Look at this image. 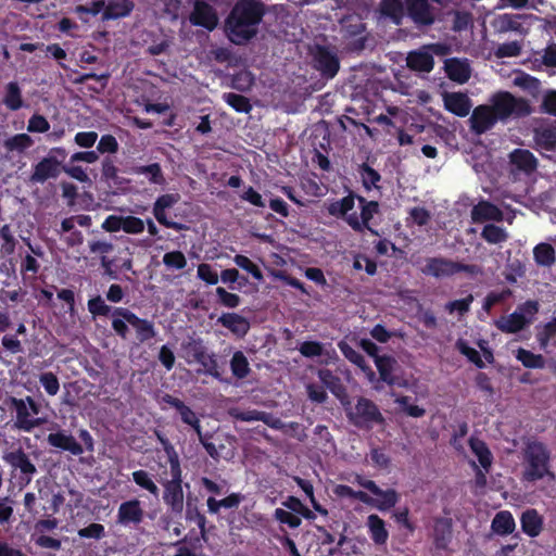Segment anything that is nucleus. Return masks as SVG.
Segmentation results:
<instances>
[{
	"mask_svg": "<svg viewBox=\"0 0 556 556\" xmlns=\"http://www.w3.org/2000/svg\"><path fill=\"white\" fill-rule=\"evenodd\" d=\"M189 22L193 26H200L208 31H213L218 25V15L211 4L204 0H195L189 15Z\"/></svg>",
	"mask_w": 556,
	"mask_h": 556,
	"instance_id": "2eb2a0df",
	"label": "nucleus"
},
{
	"mask_svg": "<svg viewBox=\"0 0 556 556\" xmlns=\"http://www.w3.org/2000/svg\"><path fill=\"white\" fill-rule=\"evenodd\" d=\"M469 446L471 452L477 456L478 462L485 472H489L493 463V455L486 443L478 438L471 437L469 439Z\"/></svg>",
	"mask_w": 556,
	"mask_h": 556,
	"instance_id": "72a5a7b5",
	"label": "nucleus"
},
{
	"mask_svg": "<svg viewBox=\"0 0 556 556\" xmlns=\"http://www.w3.org/2000/svg\"><path fill=\"white\" fill-rule=\"evenodd\" d=\"M338 348L342 355L352 364L357 366L362 371L366 372L368 378L372 380L375 378V372L370 368V366L366 363L365 357L357 352L354 348H352L348 342L340 341L338 343Z\"/></svg>",
	"mask_w": 556,
	"mask_h": 556,
	"instance_id": "2f4dec72",
	"label": "nucleus"
},
{
	"mask_svg": "<svg viewBox=\"0 0 556 556\" xmlns=\"http://www.w3.org/2000/svg\"><path fill=\"white\" fill-rule=\"evenodd\" d=\"M538 168V160L527 149H515L509 153V175L514 180L529 177Z\"/></svg>",
	"mask_w": 556,
	"mask_h": 556,
	"instance_id": "f8f14e48",
	"label": "nucleus"
},
{
	"mask_svg": "<svg viewBox=\"0 0 556 556\" xmlns=\"http://www.w3.org/2000/svg\"><path fill=\"white\" fill-rule=\"evenodd\" d=\"M490 106L498 121L509 117H525L531 113L528 100L516 98L508 91H500L491 98Z\"/></svg>",
	"mask_w": 556,
	"mask_h": 556,
	"instance_id": "1a4fd4ad",
	"label": "nucleus"
},
{
	"mask_svg": "<svg viewBox=\"0 0 556 556\" xmlns=\"http://www.w3.org/2000/svg\"><path fill=\"white\" fill-rule=\"evenodd\" d=\"M135 8L132 0H111L102 13L103 21L117 20L128 16Z\"/></svg>",
	"mask_w": 556,
	"mask_h": 556,
	"instance_id": "7c9ffc66",
	"label": "nucleus"
},
{
	"mask_svg": "<svg viewBox=\"0 0 556 556\" xmlns=\"http://www.w3.org/2000/svg\"><path fill=\"white\" fill-rule=\"evenodd\" d=\"M407 66L412 71L429 73L433 70L434 59L432 53L425 50L412 51L407 55Z\"/></svg>",
	"mask_w": 556,
	"mask_h": 556,
	"instance_id": "c756f323",
	"label": "nucleus"
},
{
	"mask_svg": "<svg viewBox=\"0 0 556 556\" xmlns=\"http://www.w3.org/2000/svg\"><path fill=\"white\" fill-rule=\"evenodd\" d=\"M293 479H294L295 483L298 484V486L308 497L314 510L319 513L323 516H327L328 510L324 506H321L320 503L315 498L313 483L309 480L303 479L301 477H294Z\"/></svg>",
	"mask_w": 556,
	"mask_h": 556,
	"instance_id": "5fc2aeb1",
	"label": "nucleus"
},
{
	"mask_svg": "<svg viewBox=\"0 0 556 556\" xmlns=\"http://www.w3.org/2000/svg\"><path fill=\"white\" fill-rule=\"evenodd\" d=\"M34 144V140L27 134H16L10 138H8L3 146L10 151H16L18 153H23L27 149H29Z\"/></svg>",
	"mask_w": 556,
	"mask_h": 556,
	"instance_id": "3c124183",
	"label": "nucleus"
},
{
	"mask_svg": "<svg viewBox=\"0 0 556 556\" xmlns=\"http://www.w3.org/2000/svg\"><path fill=\"white\" fill-rule=\"evenodd\" d=\"M132 173L136 175H147L151 184L163 185L165 178L162 172V167L159 163H152L149 165H140L132 167Z\"/></svg>",
	"mask_w": 556,
	"mask_h": 556,
	"instance_id": "de8ad7c7",
	"label": "nucleus"
},
{
	"mask_svg": "<svg viewBox=\"0 0 556 556\" xmlns=\"http://www.w3.org/2000/svg\"><path fill=\"white\" fill-rule=\"evenodd\" d=\"M10 407L15 413L14 425L18 430L30 432L46 422L45 418L31 416L25 399L10 397Z\"/></svg>",
	"mask_w": 556,
	"mask_h": 556,
	"instance_id": "4468645a",
	"label": "nucleus"
},
{
	"mask_svg": "<svg viewBox=\"0 0 556 556\" xmlns=\"http://www.w3.org/2000/svg\"><path fill=\"white\" fill-rule=\"evenodd\" d=\"M525 470L522 478L527 482H535L545 477L554 478L549 470L551 451L543 442L532 440L523 450Z\"/></svg>",
	"mask_w": 556,
	"mask_h": 556,
	"instance_id": "20e7f679",
	"label": "nucleus"
},
{
	"mask_svg": "<svg viewBox=\"0 0 556 556\" xmlns=\"http://www.w3.org/2000/svg\"><path fill=\"white\" fill-rule=\"evenodd\" d=\"M230 369L237 379H244L249 376L251 368L249 361L242 351H236L230 359Z\"/></svg>",
	"mask_w": 556,
	"mask_h": 556,
	"instance_id": "49530a36",
	"label": "nucleus"
},
{
	"mask_svg": "<svg viewBox=\"0 0 556 556\" xmlns=\"http://www.w3.org/2000/svg\"><path fill=\"white\" fill-rule=\"evenodd\" d=\"M163 264L167 268L184 269L187 265V260L181 251H170L163 255Z\"/></svg>",
	"mask_w": 556,
	"mask_h": 556,
	"instance_id": "69168bd1",
	"label": "nucleus"
},
{
	"mask_svg": "<svg viewBox=\"0 0 556 556\" xmlns=\"http://www.w3.org/2000/svg\"><path fill=\"white\" fill-rule=\"evenodd\" d=\"M493 109L486 104L476 106L469 118L470 130L475 135H482L492 129L497 123Z\"/></svg>",
	"mask_w": 556,
	"mask_h": 556,
	"instance_id": "dca6fc26",
	"label": "nucleus"
},
{
	"mask_svg": "<svg viewBox=\"0 0 556 556\" xmlns=\"http://www.w3.org/2000/svg\"><path fill=\"white\" fill-rule=\"evenodd\" d=\"M61 170V162L55 156L48 155L34 165L29 180L33 184H43L50 178H56Z\"/></svg>",
	"mask_w": 556,
	"mask_h": 556,
	"instance_id": "a211bd4d",
	"label": "nucleus"
},
{
	"mask_svg": "<svg viewBox=\"0 0 556 556\" xmlns=\"http://www.w3.org/2000/svg\"><path fill=\"white\" fill-rule=\"evenodd\" d=\"M375 365L378 369L381 381L386 382L390 387L397 384V379L393 375L397 362L393 356L382 355V357L375 359Z\"/></svg>",
	"mask_w": 556,
	"mask_h": 556,
	"instance_id": "473e14b6",
	"label": "nucleus"
},
{
	"mask_svg": "<svg viewBox=\"0 0 556 556\" xmlns=\"http://www.w3.org/2000/svg\"><path fill=\"white\" fill-rule=\"evenodd\" d=\"M452 539V519L437 518L433 526V540L435 547L446 549Z\"/></svg>",
	"mask_w": 556,
	"mask_h": 556,
	"instance_id": "c85d7f7f",
	"label": "nucleus"
},
{
	"mask_svg": "<svg viewBox=\"0 0 556 556\" xmlns=\"http://www.w3.org/2000/svg\"><path fill=\"white\" fill-rule=\"evenodd\" d=\"M168 453L170 479L161 478L159 482L163 486V502L173 514H181L184 510V481L180 460L174 447L165 448Z\"/></svg>",
	"mask_w": 556,
	"mask_h": 556,
	"instance_id": "f03ea898",
	"label": "nucleus"
},
{
	"mask_svg": "<svg viewBox=\"0 0 556 556\" xmlns=\"http://www.w3.org/2000/svg\"><path fill=\"white\" fill-rule=\"evenodd\" d=\"M88 312L96 317H108L114 318V308L105 303V300L101 295L90 298L87 302Z\"/></svg>",
	"mask_w": 556,
	"mask_h": 556,
	"instance_id": "09e8293b",
	"label": "nucleus"
},
{
	"mask_svg": "<svg viewBox=\"0 0 556 556\" xmlns=\"http://www.w3.org/2000/svg\"><path fill=\"white\" fill-rule=\"evenodd\" d=\"M178 194L166 193L160 195L153 204V215L155 219L164 227L180 231L185 229V225L173 222L167 218L166 208L174 206L178 201Z\"/></svg>",
	"mask_w": 556,
	"mask_h": 556,
	"instance_id": "f3484780",
	"label": "nucleus"
},
{
	"mask_svg": "<svg viewBox=\"0 0 556 556\" xmlns=\"http://www.w3.org/2000/svg\"><path fill=\"white\" fill-rule=\"evenodd\" d=\"M313 67L325 79H332L340 70V59L334 50L328 46L316 45L312 50Z\"/></svg>",
	"mask_w": 556,
	"mask_h": 556,
	"instance_id": "9b49d317",
	"label": "nucleus"
},
{
	"mask_svg": "<svg viewBox=\"0 0 556 556\" xmlns=\"http://www.w3.org/2000/svg\"><path fill=\"white\" fill-rule=\"evenodd\" d=\"M533 257L539 266L549 267L556 262L555 249L549 243H539L533 249Z\"/></svg>",
	"mask_w": 556,
	"mask_h": 556,
	"instance_id": "a19ab883",
	"label": "nucleus"
},
{
	"mask_svg": "<svg viewBox=\"0 0 556 556\" xmlns=\"http://www.w3.org/2000/svg\"><path fill=\"white\" fill-rule=\"evenodd\" d=\"M376 496L379 498L374 500L372 506L381 511L391 509L400 500V495L394 489L382 490V493L377 494Z\"/></svg>",
	"mask_w": 556,
	"mask_h": 556,
	"instance_id": "6e6d98bb",
	"label": "nucleus"
},
{
	"mask_svg": "<svg viewBox=\"0 0 556 556\" xmlns=\"http://www.w3.org/2000/svg\"><path fill=\"white\" fill-rule=\"evenodd\" d=\"M473 302V295L469 293L466 298L453 300L445 304L444 308L448 314L458 313L464 316L470 311V305Z\"/></svg>",
	"mask_w": 556,
	"mask_h": 556,
	"instance_id": "680f3d73",
	"label": "nucleus"
},
{
	"mask_svg": "<svg viewBox=\"0 0 556 556\" xmlns=\"http://www.w3.org/2000/svg\"><path fill=\"white\" fill-rule=\"evenodd\" d=\"M181 353L187 364L197 363L203 367L204 374L218 380L222 379L217 356L214 352L208 353V349L202 338L189 336L181 343Z\"/></svg>",
	"mask_w": 556,
	"mask_h": 556,
	"instance_id": "39448f33",
	"label": "nucleus"
},
{
	"mask_svg": "<svg viewBox=\"0 0 556 556\" xmlns=\"http://www.w3.org/2000/svg\"><path fill=\"white\" fill-rule=\"evenodd\" d=\"M444 109L458 117L469 114L472 106L470 98L463 92H445L443 94Z\"/></svg>",
	"mask_w": 556,
	"mask_h": 556,
	"instance_id": "5701e85b",
	"label": "nucleus"
},
{
	"mask_svg": "<svg viewBox=\"0 0 556 556\" xmlns=\"http://www.w3.org/2000/svg\"><path fill=\"white\" fill-rule=\"evenodd\" d=\"M118 149L119 144L117 139L113 135L106 134L101 136L100 140L98 141L96 151L98 154H115L118 152Z\"/></svg>",
	"mask_w": 556,
	"mask_h": 556,
	"instance_id": "338daca9",
	"label": "nucleus"
},
{
	"mask_svg": "<svg viewBox=\"0 0 556 556\" xmlns=\"http://www.w3.org/2000/svg\"><path fill=\"white\" fill-rule=\"evenodd\" d=\"M521 45L518 41H508L497 46L494 54L498 59L518 56L521 53Z\"/></svg>",
	"mask_w": 556,
	"mask_h": 556,
	"instance_id": "774afa93",
	"label": "nucleus"
},
{
	"mask_svg": "<svg viewBox=\"0 0 556 556\" xmlns=\"http://www.w3.org/2000/svg\"><path fill=\"white\" fill-rule=\"evenodd\" d=\"M233 262L237 266L251 274V276L255 280L262 281L264 279L261 268L256 264H254L248 256L237 254L233 257Z\"/></svg>",
	"mask_w": 556,
	"mask_h": 556,
	"instance_id": "bf43d9fd",
	"label": "nucleus"
},
{
	"mask_svg": "<svg viewBox=\"0 0 556 556\" xmlns=\"http://www.w3.org/2000/svg\"><path fill=\"white\" fill-rule=\"evenodd\" d=\"M421 271L424 275L435 279H446L462 273L476 277L482 273V269L476 264H466L444 256H433L426 258V264Z\"/></svg>",
	"mask_w": 556,
	"mask_h": 556,
	"instance_id": "423d86ee",
	"label": "nucleus"
},
{
	"mask_svg": "<svg viewBox=\"0 0 556 556\" xmlns=\"http://www.w3.org/2000/svg\"><path fill=\"white\" fill-rule=\"evenodd\" d=\"M381 12L400 25L405 15V4L402 0H382Z\"/></svg>",
	"mask_w": 556,
	"mask_h": 556,
	"instance_id": "37998d69",
	"label": "nucleus"
},
{
	"mask_svg": "<svg viewBox=\"0 0 556 556\" xmlns=\"http://www.w3.org/2000/svg\"><path fill=\"white\" fill-rule=\"evenodd\" d=\"M134 482L140 486L141 489L148 491L153 496L157 497L160 495V489L156 483L153 481L151 475L143 470L139 469L131 473Z\"/></svg>",
	"mask_w": 556,
	"mask_h": 556,
	"instance_id": "8fccbe9b",
	"label": "nucleus"
},
{
	"mask_svg": "<svg viewBox=\"0 0 556 556\" xmlns=\"http://www.w3.org/2000/svg\"><path fill=\"white\" fill-rule=\"evenodd\" d=\"M0 237L3 240L1 253L5 256L12 255L15 252L16 240L10 225L5 224L0 228Z\"/></svg>",
	"mask_w": 556,
	"mask_h": 556,
	"instance_id": "e2e57ef3",
	"label": "nucleus"
},
{
	"mask_svg": "<svg viewBox=\"0 0 556 556\" xmlns=\"http://www.w3.org/2000/svg\"><path fill=\"white\" fill-rule=\"evenodd\" d=\"M379 211L380 205L378 201L372 200L366 203V205H363L359 216L355 212L346 216L345 223L356 232L362 233L367 230L374 236H379L378 230L370 225L371 219Z\"/></svg>",
	"mask_w": 556,
	"mask_h": 556,
	"instance_id": "ddd939ff",
	"label": "nucleus"
},
{
	"mask_svg": "<svg viewBox=\"0 0 556 556\" xmlns=\"http://www.w3.org/2000/svg\"><path fill=\"white\" fill-rule=\"evenodd\" d=\"M556 337V317H553L549 321L544 324L541 328H538L535 334L536 341L541 350H546L553 338Z\"/></svg>",
	"mask_w": 556,
	"mask_h": 556,
	"instance_id": "603ef678",
	"label": "nucleus"
},
{
	"mask_svg": "<svg viewBox=\"0 0 556 556\" xmlns=\"http://www.w3.org/2000/svg\"><path fill=\"white\" fill-rule=\"evenodd\" d=\"M340 26L346 51L351 53L362 52L367 42V36L364 34L366 26L362 17L357 14L343 16Z\"/></svg>",
	"mask_w": 556,
	"mask_h": 556,
	"instance_id": "9d476101",
	"label": "nucleus"
},
{
	"mask_svg": "<svg viewBox=\"0 0 556 556\" xmlns=\"http://www.w3.org/2000/svg\"><path fill=\"white\" fill-rule=\"evenodd\" d=\"M480 236L490 244H501L508 240V233L505 228L491 223L484 225Z\"/></svg>",
	"mask_w": 556,
	"mask_h": 556,
	"instance_id": "c03bdc74",
	"label": "nucleus"
},
{
	"mask_svg": "<svg viewBox=\"0 0 556 556\" xmlns=\"http://www.w3.org/2000/svg\"><path fill=\"white\" fill-rule=\"evenodd\" d=\"M144 511L139 500L134 498L123 502L117 510V522L128 527L138 526L143 521Z\"/></svg>",
	"mask_w": 556,
	"mask_h": 556,
	"instance_id": "412c9836",
	"label": "nucleus"
},
{
	"mask_svg": "<svg viewBox=\"0 0 556 556\" xmlns=\"http://www.w3.org/2000/svg\"><path fill=\"white\" fill-rule=\"evenodd\" d=\"M3 459L12 467L20 469L22 479L29 483L37 472L36 466L31 463L29 456L22 447L9 452L4 455Z\"/></svg>",
	"mask_w": 556,
	"mask_h": 556,
	"instance_id": "aec40b11",
	"label": "nucleus"
},
{
	"mask_svg": "<svg viewBox=\"0 0 556 556\" xmlns=\"http://www.w3.org/2000/svg\"><path fill=\"white\" fill-rule=\"evenodd\" d=\"M318 378L333 394L338 395V392L342 390L340 378L330 369H320L318 371Z\"/></svg>",
	"mask_w": 556,
	"mask_h": 556,
	"instance_id": "0e129e2a",
	"label": "nucleus"
},
{
	"mask_svg": "<svg viewBox=\"0 0 556 556\" xmlns=\"http://www.w3.org/2000/svg\"><path fill=\"white\" fill-rule=\"evenodd\" d=\"M516 358L530 369H542L545 367V358L541 354H535L527 349L519 348L516 352Z\"/></svg>",
	"mask_w": 556,
	"mask_h": 556,
	"instance_id": "a18cd8bd",
	"label": "nucleus"
},
{
	"mask_svg": "<svg viewBox=\"0 0 556 556\" xmlns=\"http://www.w3.org/2000/svg\"><path fill=\"white\" fill-rule=\"evenodd\" d=\"M502 210L490 201L482 200L478 202L471 208V219L473 223L483 222H502L503 220Z\"/></svg>",
	"mask_w": 556,
	"mask_h": 556,
	"instance_id": "b1692460",
	"label": "nucleus"
},
{
	"mask_svg": "<svg viewBox=\"0 0 556 556\" xmlns=\"http://www.w3.org/2000/svg\"><path fill=\"white\" fill-rule=\"evenodd\" d=\"M539 308L538 301L528 300L519 304L511 314L496 319L494 326L503 333H518L533 323Z\"/></svg>",
	"mask_w": 556,
	"mask_h": 556,
	"instance_id": "6e6552de",
	"label": "nucleus"
},
{
	"mask_svg": "<svg viewBox=\"0 0 556 556\" xmlns=\"http://www.w3.org/2000/svg\"><path fill=\"white\" fill-rule=\"evenodd\" d=\"M264 15L265 4L261 0H238L226 20L229 39L236 45L252 39Z\"/></svg>",
	"mask_w": 556,
	"mask_h": 556,
	"instance_id": "f257e3e1",
	"label": "nucleus"
},
{
	"mask_svg": "<svg viewBox=\"0 0 556 556\" xmlns=\"http://www.w3.org/2000/svg\"><path fill=\"white\" fill-rule=\"evenodd\" d=\"M114 333L122 340H127L131 326L136 332L138 343H144L156 336L154 324L148 319L140 318L126 307H115L114 318L111 323Z\"/></svg>",
	"mask_w": 556,
	"mask_h": 556,
	"instance_id": "7ed1b4c3",
	"label": "nucleus"
},
{
	"mask_svg": "<svg viewBox=\"0 0 556 556\" xmlns=\"http://www.w3.org/2000/svg\"><path fill=\"white\" fill-rule=\"evenodd\" d=\"M535 149L543 152H556V122L536 127L533 134Z\"/></svg>",
	"mask_w": 556,
	"mask_h": 556,
	"instance_id": "4be33fe9",
	"label": "nucleus"
},
{
	"mask_svg": "<svg viewBox=\"0 0 556 556\" xmlns=\"http://www.w3.org/2000/svg\"><path fill=\"white\" fill-rule=\"evenodd\" d=\"M405 10L407 15L418 26H430L434 22L428 0H405Z\"/></svg>",
	"mask_w": 556,
	"mask_h": 556,
	"instance_id": "6ab92c4d",
	"label": "nucleus"
},
{
	"mask_svg": "<svg viewBox=\"0 0 556 556\" xmlns=\"http://www.w3.org/2000/svg\"><path fill=\"white\" fill-rule=\"evenodd\" d=\"M455 346L459 351V353L465 355L469 362L476 365V367L480 369L485 367V364L482 361L479 352L476 349L469 346L466 340L458 339L456 341Z\"/></svg>",
	"mask_w": 556,
	"mask_h": 556,
	"instance_id": "13d9d810",
	"label": "nucleus"
},
{
	"mask_svg": "<svg viewBox=\"0 0 556 556\" xmlns=\"http://www.w3.org/2000/svg\"><path fill=\"white\" fill-rule=\"evenodd\" d=\"M511 295L513 291L509 288H505L498 292L491 291L486 294V296L483 300L482 309L489 314L494 305L504 303Z\"/></svg>",
	"mask_w": 556,
	"mask_h": 556,
	"instance_id": "4d7b16f0",
	"label": "nucleus"
},
{
	"mask_svg": "<svg viewBox=\"0 0 556 556\" xmlns=\"http://www.w3.org/2000/svg\"><path fill=\"white\" fill-rule=\"evenodd\" d=\"M358 173L362 179V185L366 191H370L371 189H381V187L378 185L381 180V175L369 164H361L358 166Z\"/></svg>",
	"mask_w": 556,
	"mask_h": 556,
	"instance_id": "ea45409f",
	"label": "nucleus"
},
{
	"mask_svg": "<svg viewBox=\"0 0 556 556\" xmlns=\"http://www.w3.org/2000/svg\"><path fill=\"white\" fill-rule=\"evenodd\" d=\"M444 70L447 77L457 84H465L469 80L471 68L466 59H447L444 63Z\"/></svg>",
	"mask_w": 556,
	"mask_h": 556,
	"instance_id": "a878e982",
	"label": "nucleus"
},
{
	"mask_svg": "<svg viewBox=\"0 0 556 556\" xmlns=\"http://www.w3.org/2000/svg\"><path fill=\"white\" fill-rule=\"evenodd\" d=\"M516 522L510 511H498L491 523V529L498 535H508L515 531Z\"/></svg>",
	"mask_w": 556,
	"mask_h": 556,
	"instance_id": "e433bc0d",
	"label": "nucleus"
},
{
	"mask_svg": "<svg viewBox=\"0 0 556 556\" xmlns=\"http://www.w3.org/2000/svg\"><path fill=\"white\" fill-rule=\"evenodd\" d=\"M355 198L356 194L350 191L349 194L342 199L330 202L327 206V212L333 217L343 218L345 220V217L350 215L349 212L355 206Z\"/></svg>",
	"mask_w": 556,
	"mask_h": 556,
	"instance_id": "c9c22d12",
	"label": "nucleus"
},
{
	"mask_svg": "<svg viewBox=\"0 0 556 556\" xmlns=\"http://www.w3.org/2000/svg\"><path fill=\"white\" fill-rule=\"evenodd\" d=\"M349 422L361 430H371L375 426H384L386 418L379 406L370 399L358 396L353 407L345 408Z\"/></svg>",
	"mask_w": 556,
	"mask_h": 556,
	"instance_id": "0eeeda50",
	"label": "nucleus"
},
{
	"mask_svg": "<svg viewBox=\"0 0 556 556\" xmlns=\"http://www.w3.org/2000/svg\"><path fill=\"white\" fill-rule=\"evenodd\" d=\"M223 100L238 113L248 114L252 110V105L250 103L249 98L242 94L235 92H225L223 94Z\"/></svg>",
	"mask_w": 556,
	"mask_h": 556,
	"instance_id": "864d4df0",
	"label": "nucleus"
},
{
	"mask_svg": "<svg viewBox=\"0 0 556 556\" xmlns=\"http://www.w3.org/2000/svg\"><path fill=\"white\" fill-rule=\"evenodd\" d=\"M217 321L239 338H243L250 330L249 320L237 313H224Z\"/></svg>",
	"mask_w": 556,
	"mask_h": 556,
	"instance_id": "cd10ccee",
	"label": "nucleus"
},
{
	"mask_svg": "<svg viewBox=\"0 0 556 556\" xmlns=\"http://www.w3.org/2000/svg\"><path fill=\"white\" fill-rule=\"evenodd\" d=\"M3 103L11 111H17L23 106L22 90L16 81L7 84Z\"/></svg>",
	"mask_w": 556,
	"mask_h": 556,
	"instance_id": "79ce46f5",
	"label": "nucleus"
},
{
	"mask_svg": "<svg viewBox=\"0 0 556 556\" xmlns=\"http://www.w3.org/2000/svg\"><path fill=\"white\" fill-rule=\"evenodd\" d=\"M186 519L189 521H194L200 529L201 538L206 540V517L199 510L197 506H192L189 503L187 504Z\"/></svg>",
	"mask_w": 556,
	"mask_h": 556,
	"instance_id": "052dcab7",
	"label": "nucleus"
},
{
	"mask_svg": "<svg viewBox=\"0 0 556 556\" xmlns=\"http://www.w3.org/2000/svg\"><path fill=\"white\" fill-rule=\"evenodd\" d=\"M521 530L530 538H536L543 530V517L534 508L526 509L520 517Z\"/></svg>",
	"mask_w": 556,
	"mask_h": 556,
	"instance_id": "bb28decb",
	"label": "nucleus"
},
{
	"mask_svg": "<svg viewBox=\"0 0 556 556\" xmlns=\"http://www.w3.org/2000/svg\"><path fill=\"white\" fill-rule=\"evenodd\" d=\"M47 441L51 446L70 452L75 456L84 453L83 444L78 443L72 434H67L63 430L49 433Z\"/></svg>",
	"mask_w": 556,
	"mask_h": 556,
	"instance_id": "393cba45",
	"label": "nucleus"
},
{
	"mask_svg": "<svg viewBox=\"0 0 556 556\" xmlns=\"http://www.w3.org/2000/svg\"><path fill=\"white\" fill-rule=\"evenodd\" d=\"M162 400L164 403L174 407L179 413L180 418L184 424L190 425L192 422H195V419H198V416L195 415V413L188 405H186L180 399L175 397L170 394H165Z\"/></svg>",
	"mask_w": 556,
	"mask_h": 556,
	"instance_id": "58836bf2",
	"label": "nucleus"
},
{
	"mask_svg": "<svg viewBox=\"0 0 556 556\" xmlns=\"http://www.w3.org/2000/svg\"><path fill=\"white\" fill-rule=\"evenodd\" d=\"M367 527L370 539L376 545H384L389 538V532L386 528V522L378 515H369L367 518Z\"/></svg>",
	"mask_w": 556,
	"mask_h": 556,
	"instance_id": "f704fd0d",
	"label": "nucleus"
},
{
	"mask_svg": "<svg viewBox=\"0 0 556 556\" xmlns=\"http://www.w3.org/2000/svg\"><path fill=\"white\" fill-rule=\"evenodd\" d=\"M229 415L236 420L240 421H263L266 425H269L273 428H276V425L270 424V415L266 412L257 410V409H245L241 410L239 408H231L229 410Z\"/></svg>",
	"mask_w": 556,
	"mask_h": 556,
	"instance_id": "4c0bfd02",
	"label": "nucleus"
}]
</instances>
